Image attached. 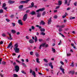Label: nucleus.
Returning a JSON list of instances; mask_svg holds the SVG:
<instances>
[{
    "label": "nucleus",
    "instance_id": "nucleus-41",
    "mask_svg": "<svg viewBox=\"0 0 77 77\" xmlns=\"http://www.w3.org/2000/svg\"><path fill=\"white\" fill-rule=\"evenodd\" d=\"M3 10L2 9L0 10V13H3Z\"/></svg>",
    "mask_w": 77,
    "mask_h": 77
},
{
    "label": "nucleus",
    "instance_id": "nucleus-58",
    "mask_svg": "<svg viewBox=\"0 0 77 77\" xmlns=\"http://www.w3.org/2000/svg\"><path fill=\"white\" fill-rule=\"evenodd\" d=\"M59 6H57V7L55 8V9H59Z\"/></svg>",
    "mask_w": 77,
    "mask_h": 77
},
{
    "label": "nucleus",
    "instance_id": "nucleus-44",
    "mask_svg": "<svg viewBox=\"0 0 77 77\" xmlns=\"http://www.w3.org/2000/svg\"><path fill=\"white\" fill-rule=\"evenodd\" d=\"M45 62H48V61H47V59H44Z\"/></svg>",
    "mask_w": 77,
    "mask_h": 77
},
{
    "label": "nucleus",
    "instance_id": "nucleus-32",
    "mask_svg": "<svg viewBox=\"0 0 77 77\" xmlns=\"http://www.w3.org/2000/svg\"><path fill=\"white\" fill-rule=\"evenodd\" d=\"M65 25H61L60 26V28L62 29V28H63V27H65Z\"/></svg>",
    "mask_w": 77,
    "mask_h": 77
},
{
    "label": "nucleus",
    "instance_id": "nucleus-59",
    "mask_svg": "<svg viewBox=\"0 0 77 77\" xmlns=\"http://www.w3.org/2000/svg\"><path fill=\"white\" fill-rule=\"evenodd\" d=\"M71 9V8H68L67 9V11H69V10Z\"/></svg>",
    "mask_w": 77,
    "mask_h": 77
},
{
    "label": "nucleus",
    "instance_id": "nucleus-25",
    "mask_svg": "<svg viewBox=\"0 0 77 77\" xmlns=\"http://www.w3.org/2000/svg\"><path fill=\"white\" fill-rule=\"evenodd\" d=\"M70 66H72V67H74V62L72 61V63L70 65Z\"/></svg>",
    "mask_w": 77,
    "mask_h": 77
},
{
    "label": "nucleus",
    "instance_id": "nucleus-27",
    "mask_svg": "<svg viewBox=\"0 0 77 77\" xmlns=\"http://www.w3.org/2000/svg\"><path fill=\"white\" fill-rule=\"evenodd\" d=\"M32 75H34V77H35V71L33 72L32 73Z\"/></svg>",
    "mask_w": 77,
    "mask_h": 77
},
{
    "label": "nucleus",
    "instance_id": "nucleus-13",
    "mask_svg": "<svg viewBox=\"0 0 77 77\" xmlns=\"http://www.w3.org/2000/svg\"><path fill=\"white\" fill-rule=\"evenodd\" d=\"M49 65L50 66H51V68H52V69H53V65H52V63H49Z\"/></svg>",
    "mask_w": 77,
    "mask_h": 77
},
{
    "label": "nucleus",
    "instance_id": "nucleus-52",
    "mask_svg": "<svg viewBox=\"0 0 77 77\" xmlns=\"http://www.w3.org/2000/svg\"><path fill=\"white\" fill-rule=\"evenodd\" d=\"M60 63H61V65H64V63H63V62H62V61H60Z\"/></svg>",
    "mask_w": 77,
    "mask_h": 77
},
{
    "label": "nucleus",
    "instance_id": "nucleus-6",
    "mask_svg": "<svg viewBox=\"0 0 77 77\" xmlns=\"http://www.w3.org/2000/svg\"><path fill=\"white\" fill-rule=\"evenodd\" d=\"M62 66H61V67H60V70H61L63 73V74H65V72H64V71H65V69H63V68H62Z\"/></svg>",
    "mask_w": 77,
    "mask_h": 77
},
{
    "label": "nucleus",
    "instance_id": "nucleus-10",
    "mask_svg": "<svg viewBox=\"0 0 77 77\" xmlns=\"http://www.w3.org/2000/svg\"><path fill=\"white\" fill-rule=\"evenodd\" d=\"M18 23L19 24H20V25H23V22H22V21L21 20H19L18 21Z\"/></svg>",
    "mask_w": 77,
    "mask_h": 77
},
{
    "label": "nucleus",
    "instance_id": "nucleus-7",
    "mask_svg": "<svg viewBox=\"0 0 77 77\" xmlns=\"http://www.w3.org/2000/svg\"><path fill=\"white\" fill-rule=\"evenodd\" d=\"M51 18H52V17H50L49 20H48V24H50L52 22L51 21Z\"/></svg>",
    "mask_w": 77,
    "mask_h": 77
},
{
    "label": "nucleus",
    "instance_id": "nucleus-63",
    "mask_svg": "<svg viewBox=\"0 0 77 77\" xmlns=\"http://www.w3.org/2000/svg\"><path fill=\"white\" fill-rule=\"evenodd\" d=\"M57 27H59V28H60V26H59V25H57Z\"/></svg>",
    "mask_w": 77,
    "mask_h": 77
},
{
    "label": "nucleus",
    "instance_id": "nucleus-39",
    "mask_svg": "<svg viewBox=\"0 0 77 77\" xmlns=\"http://www.w3.org/2000/svg\"><path fill=\"white\" fill-rule=\"evenodd\" d=\"M46 13H45V11H43L42 14V15H43V16H44V15H45V14Z\"/></svg>",
    "mask_w": 77,
    "mask_h": 77
},
{
    "label": "nucleus",
    "instance_id": "nucleus-14",
    "mask_svg": "<svg viewBox=\"0 0 77 77\" xmlns=\"http://www.w3.org/2000/svg\"><path fill=\"white\" fill-rule=\"evenodd\" d=\"M69 74H71L73 75L74 74V71H70L69 72Z\"/></svg>",
    "mask_w": 77,
    "mask_h": 77
},
{
    "label": "nucleus",
    "instance_id": "nucleus-30",
    "mask_svg": "<svg viewBox=\"0 0 77 77\" xmlns=\"http://www.w3.org/2000/svg\"><path fill=\"white\" fill-rule=\"evenodd\" d=\"M39 59L38 58H37L36 59V60L37 63H39Z\"/></svg>",
    "mask_w": 77,
    "mask_h": 77
},
{
    "label": "nucleus",
    "instance_id": "nucleus-55",
    "mask_svg": "<svg viewBox=\"0 0 77 77\" xmlns=\"http://www.w3.org/2000/svg\"><path fill=\"white\" fill-rule=\"evenodd\" d=\"M2 36H4V37L6 36V35H5V34H2Z\"/></svg>",
    "mask_w": 77,
    "mask_h": 77
},
{
    "label": "nucleus",
    "instance_id": "nucleus-21",
    "mask_svg": "<svg viewBox=\"0 0 77 77\" xmlns=\"http://www.w3.org/2000/svg\"><path fill=\"white\" fill-rule=\"evenodd\" d=\"M11 32L12 33H16V31L14 29H12L11 30Z\"/></svg>",
    "mask_w": 77,
    "mask_h": 77
},
{
    "label": "nucleus",
    "instance_id": "nucleus-31",
    "mask_svg": "<svg viewBox=\"0 0 77 77\" xmlns=\"http://www.w3.org/2000/svg\"><path fill=\"white\" fill-rule=\"evenodd\" d=\"M40 30L41 32H45V29L42 28L40 29Z\"/></svg>",
    "mask_w": 77,
    "mask_h": 77
},
{
    "label": "nucleus",
    "instance_id": "nucleus-23",
    "mask_svg": "<svg viewBox=\"0 0 77 77\" xmlns=\"http://www.w3.org/2000/svg\"><path fill=\"white\" fill-rule=\"evenodd\" d=\"M21 63L22 65H23V66H24V67H27V66L26 65V64H25L24 63L22 62Z\"/></svg>",
    "mask_w": 77,
    "mask_h": 77
},
{
    "label": "nucleus",
    "instance_id": "nucleus-57",
    "mask_svg": "<svg viewBox=\"0 0 77 77\" xmlns=\"http://www.w3.org/2000/svg\"><path fill=\"white\" fill-rule=\"evenodd\" d=\"M70 53H68V54H67V56H70Z\"/></svg>",
    "mask_w": 77,
    "mask_h": 77
},
{
    "label": "nucleus",
    "instance_id": "nucleus-54",
    "mask_svg": "<svg viewBox=\"0 0 77 77\" xmlns=\"http://www.w3.org/2000/svg\"><path fill=\"white\" fill-rule=\"evenodd\" d=\"M16 33H17V35H19L20 34V32H17Z\"/></svg>",
    "mask_w": 77,
    "mask_h": 77
},
{
    "label": "nucleus",
    "instance_id": "nucleus-62",
    "mask_svg": "<svg viewBox=\"0 0 77 77\" xmlns=\"http://www.w3.org/2000/svg\"><path fill=\"white\" fill-rule=\"evenodd\" d=\"M77 2H76L75 3H74V5L75 6H77Z\"/></svg>",
    "mask_w": 77,
    "mask_h": 77
},
{
    "label": "nucleus",
    "instance_id": "nucleus-60",
    "mask_svg": "<svg viewBox=\"0 0 77 77\" xmlns=\"http://www.w3.org/2000/svg\"><path fill=\"white\" fill-rule=\"evenodd\" d=\"M54 18H57V16H55L54 17Z\"/></svg>",
    "mask_w": 77,
    "mask_h": 77
},
{
    "label": "nucleus",
    "instance_id": "nucleus-4",
    "mask_svg": "<svg viewBox=\"0 0 77 77\" xmlns=\"http://www.w3.org/2000/svg\"><path fill=\"white\" fill-rule=\"evenodd\" d=\"M45 43H43L39 47V49L40 50H41V47H44V46H45Z\"/></svg>",
    "mask_w": 77,
    "mask_h": 77
},
{
    "label": "nucleus",
    "instance_id": "nucleus-2",
    "mask_svg": "<svg viewBox=\"0 0 77 77\" xmlns=\"http://www.w3.org/2000/svg\"><path fill=\"white\" fill-rule=\"evenodd\" d=\"M27 18V14H25L23 16V20L24 21H25Z\"/></svg>",
    "mask_w": 77,
    "mask_h": 77
},
{
    "label": "nucleus",
    "instance_id": "nucleus-9",
    "mask_svg": "<svg viewBox=\"0 0 77 77\" xmlns=\"http://www.w3.org/2000/svg\"><path fill=\"white\" fill-rule=\"evenodd\" d=\"M8 3L9 4H13V3H15V1L9 0L8 1Z\"/></svg>",
    "mask_w": 77,
    "mask_h": 77
},
{
    "label": "nucleus",
    "instance_id": "nucleus-33",
    "mask_svg": "<svg viewBox=\"0 0 77 77\" xmlns=\"http://www.w3.org/2000/svg\"><path fill=\"white\" fill-rule=\"evenodd\" d=\"M41 35H45V33L44 32H42L41 33Z\"/></svg>",
    "mask_w": 77,
    "mask_h": 77
},
{
    "label": "nucleus",
    "instance_id": "nucleus-51",
    "mask_svg": "<svg viewBox=\"0 0 77 77\" xmlns=\"http://www.w3.org/2000/svg\"><path fill=\"white\" fill-rule=\"evenodd\" d=\"M6 21H7L8 22H9V21H10V20H9L8 19H6Z\"/></svg>",
    "mask_w": 77,
    "mask_h": 77
},
{
    "label": "nucleus",
    "instance_id": "nucleus-40",
    "mask_svg": "<svg viewBox=\"0 0 77 77\" xmlns=\"http://www.w3.org/2000/svg\"><path fill=\"white\" fill-rule=\"evenodd\" d=\"M30 55H33V52L31 51L30 52Z\"/></svg>",
    "mask_w": 77,
    "mask_h": 77
},
{
    "label": "nucleus",
    "instance_id": "nucleus-64",
    "mask_svg": "<svg viewBox=\"0 0 77 77\" xmlns=\"http://www.w3.org/2000/svg\"><path fill=\"white\" fill-rule=\"evenodd\" d=\"M16 65V63H15V62H14V63H13V65Z\"/></svg>",
    "mask_w": 77,
    "mask_h": 77
},
{
    "label": "nucleus",
    "instance_id": "nucleus-26",
    "mask_svg": "<svg viewBox=\"0 0 77 77\" xmlns=\"http://www.w3.org/2000/svg\"><path fill=\"white\" fill-rule=\"evenodd\" d=\"M37 17L38 18L40 17H41V14L40 13H38Z\"/></svg>",
    "mask_w": 77,
    "mask_h": 77
},
{
    "label": "nucleus",
    "instance_id": "nucleus-28",
    "mask_svg": "<svg viewBox=\"0 0 77 77\" xmlns=\"http://www.w3.org/2000/svg\"><path fill=\"white\" fill-rule=\"evenodd\" d=\"M52 51H53V53H55V52H56V50H55V49L52 48Z\"/></svg>",
    "mask_w": 77,
    "mask_h": 77
},
{
    "label": "nucleus",
    "instance_id": "nucleus-34",
    "mask_svg": "<svg viewBox=\"0 0 77 77\" xmlns=\"http://www.w3.org/2000/svg\"><path fill=\"white\" fill-rule=\"evenodd\" d=\"M35 42H37L38 41V38L36 36H35Z\"/></svg>",
    "mask_w": 77,
    "mask_h": 77
},
{
    "label": "nucleus",
    "instance_id": "nucleus-3",
    "mask_svg": "<svg viewBox=\"0 0 77 77\" xmlns=\"http://www.w3.org/2000/svg\"><path fill=\"white\" fill-rule=\"evenodd\" d=\"M15 69L14 70L15 71H16L17 72H18L19 71V66H16L15 67Z\"/></svg>",
    "mask_w": 77,
    "mask_h": 77
},
{
    "label": "nucleus",
    "instance_id": "nucleus-20",
    "mask_svg": "<svg viewBox=\"0 0 77 77\" xmlns=\"http://www.w3.org/2000/svg\"><path fill=\"white\" fill-rule=\"evenodd\" d=\"M66 14H65L64 15H63L62 16V18H65L66 17V15H67V13H65Z\"/></svg>",
    "mask_w": 77,
    "mask_h": 77
},
{
    "label": "nucleus",
    "instance_id": "nucleus-56",
    "mask_svg": "<svg viewBox=\"0 0 77 77\" xmlns=\"http://www.w3.org/2000/svg\"><path fill=\"white\" fill-rule=\"evenodd\" d=\"M8 39H9V40H11V39H12V38H11V37L10 38H8Z\"/></svg>",
    "mask_w": 77,
    "mask_h": 77
},
{
    "label": "nucleus",
    "instance_id": "nucleus-43",
    "mask_svg": "<svg viewBox=\"0 0 77 77\" xmlns=\"http://www.w3.org/2000/svg\"><path fill=\"white\" fill-rule=\"evenodd\" d=\"M31 29L32 30H35V27L33 26H32Z\"/></svg>",
    "mask_w": 77,
    "mask_h": 77
},
{
    "label": "nucleus",
    "instance_id": "nucleus-61",
    "mask_svg": "<svg viewBox=\"0 0 77 77\" xmlns=\"http://www.w3.org/2000/svg\"><path fill=\"white\" fill-rule=\"evenodd\" d=\"M14 17V15L11 14L10 16V17H11V18H12V17Z\"/></svg>",
    "mask_w": 77,
    "mask_h": 77
},
{
    "label": "nucleus",
    "instance_id": "nucleus-53",
    "mask_svg": "<svg viewBox=\"0 0 77 77\" xmlns=\"http://www.w3.org/2000/svg\"><path fill=\"white\" fill-rule=\"evenodd\" d=\"M4 9H5V10H6V9H7V8H8L7 7H5V8H3Z\"/></svg>",
    "mask_w": 77,
    "mask_h": 77
},
{
    "label": "nucleus",
    "instance_id": "nucleus-1",
    "mask_svg": "<svg viewBox=\"0 0 77 77\" xmlns=\"http://www.w3.org/2000/svg\"><path fill=\"white\" fill-rule=\"evenodd\" d=\"M14 50L15 51V53H18L20 52V49L18 48V43L15 44L14 48Z\"/></svg>",
    "mask_w": 77,
    "mask_h": 77
},
{
    "label": "nucleus",
    "instance_id": "nucleus-29",
    "mask_svg": "<svg viewBox=\"0 0 77 77\" xmlns=\"http://www.w3.org/2000/svg\"><path fill=\"white\" fill-rule=\"evenodd\" d=\"M68 0H64V3L65 5H66L67 3H68Z\"/></svg>",
    "mask_w": 77,
    "mask_h": 77
},
{
    "label": "nucleus",
    "instance_id": "nucleus-16",
    "mask_svg": "<svg viewBox=\"0 0 77 77\" xmlns=\"http://www.w3.org/2000/svg\"><path fill=\"white\" fill-rule=\"evenodd\" d=\"M30 14H31V15H35V12L32 11L30 13Z\"/></svg>",
    "mask_w": 77,
    "mask_h": 77
},
{
    "label": "nucleus",
    "instance_id": "nucleus-22",
    "mask_svg": "<svg viewBox=\"0 0 77 77\" xmlns=\"http://www.w3.org/2000/svg\"><path fill=\"white\" fill-rule=\"evenodd\" d=\"M23 7V5H21L20 6H19V8L20 9H22Z\"/></svg>",
    "mask_w": 77,
    "mask_h": 77
},
{
    "label": "nucleus",
    "instance_id": "nucleus-24",
    "mask_svg": "<svg viewBox=\"0 0 77 77\" xmlns=\"http://www.w3.org/2000/svg\"><path fill=\"white\" fill-rule=\"evenodd\" d=\"M6 6V4L5 3H4L2 6V8H5V7Z\"/></svg>",
    "mask_w": 77,
    "mask_h": 77
},
{
    "label": "nucleus",
    "instance_id": "nucleus-38",
    "mask_svg": "<svg viewBox=\"0 0 77 77\" xmlns=\"http://www.w3.org/2000/svg\"><path fill=\"white\" fill-rule=\"evenodd\" d=\"M21 72H22V73H23V74H26L25 72L23 70L21 71Z\"/></svg>",
    "mask_w": 77,
    "mask_h": 77
},
{
    "label": "nucleus",
    "instance_id": "nucleus-11",
    "mask_svg": "<svg viewBox=\"0 0 77 77\" xmlns=\"http://www.w3.org/2000/svg\"><path fill=\"white\" fill-rule=\"evenodd\" d=\"M12 45V43L11 42L8 45V46L7 47V48H11V46Z\"/></svg>",
    "mask_w": 77,
    "mask_h": 77
},
{
    "label": "nucleus",
    "instance_id": "nucleus-47",
    "mask_svg": "<svg viewBox=\"0 0 77 77\" xmlns=\"http://www.w3.org/2000/svg\"><path fill=\"white\" fill-rule=\"evenodd\" d=\"M75 17H70V20H71V19H75Z\"/></svg>",
    "mask_w": 77,
    "mask_h": 77
},
{
    "label": "nucleus",
    "instance_id": "nucleus-42",
    "mask_svg": "<svg viewBox=\"0 0 77 77\" xmlns=\"http://www.w3.org/2000/svg\"><path fill=\"white\" fill-rule=\"evenodd\" d=\"M43 41V40L42 39H38V41L39 42H41Z\"/></svg>",
    "mask_w": 77,
    "mask_h": 77
},
{
    "label": "nucleus",
    "instance_id": "nucleus-37",
    "mask_svg": "<svg viewBox=\"0 0 77 77\" xmlns=\"http://www.w3.org/2000/svg\"><path fill=\"white\" fill-rule=\"evenodd\" d=\"M11 24L12 25H13V27H14V26H15V23H12Z\"/></svg>",
    "mask_w": 77,
    "mask_h": 77
},
{
    "label": "nucleus",
    "instance_id": "nucleus-50",
    "mask_svg": "<svg viewBox=\"0 0 77 77\" xmlns=\"http://www.w3.org/2000/svg\"><path fill=\"white\" fill-rule=\"evenodd\" d=\"M29 11H30L29 10H26V13L27 14V13H29Z\"/></svg>",
    "mask_w": 77,
    "mask_h": 77
},
{
    "label": "nucleus",
    "instance_id": "nucleus-5",
    "mask_svg": "<svg viewBox=\"0 0 77 77\" xmlns=\"http://www.w3.org/2000/svg\"><path fill=\"white\" fill-rule=\"evenodd\" d=\"M45 8H42L39 9L36 11L37 12H39V11H44V10H45Z\"/></svg>",
    "mask_w": 77,
    "mask_h": 77
},
{
    "label": "nucleus",
    "instance_id": "nucleus-46",
    "mask_svg": "<svg viewBox=\"0 0 77 77\" xmlns=\"http://www.w3.org/2000/svg\"><path fill=\"white\" fill-rule=\"evenodd\" d=\"M16 61L17 62H18V63H21V62H20V61H18V60H16Z\"/></svg>",
    "mask_w": 77,
    "mask_h": 77
},
{
    "label": "nucleus",
    "instance_id": "nucleus-36",
    "mask_svg": "<svg viewBox=\"0 0 77 77\" xmlns=\"http://www.w3.org/2000/svg\"><path fill=\"white\" fill-rule=\"evenodd\" d=\"M13 75H14V77H18V75H17L16 74H13Z\"/></svg>",
    "mask_w": 77,
    "mask_h": 77
},
{
    "label": "nucleus",
    "instance_id": "nucleus-49",
    "mask_svg": "<svg viewBox=\"0 0 77 77\" xmlns=\"http://www.w3.org/2000/svg\"><path fill=\"white\" fill-rule=\"evenodd\" d=\"M0 75L2 77H3V76L5 75V74H3V75L2 74H0Z\"/></svg>",
    "mask_w": 77,
    "mask_h": 77
},
{
    "label": "nucleus",
    "instance_id": "nucleus-18",
    "mask_svg": "<svg viewBox=\"0 0 77 77\" xmlns=\"http://www.w3.org/2000/svg\"><path fill=\"white\" fill-rule=\"evenodd\" d=\"M62 2L60 1H58V4H57V5H58L59 6H60L61 5H62Z\"/></svg>",
    "mask_w": 77,
    "mask_h": 77
},
{
    "label": "nucleus",
    "instance_id": "nucleus-45",
    "mask_svg": "<svg viewBox=\"0 0 77 77\" xmlns=\"http://www.w3.org/2000/svg\"><path fill=\"white\" fill-rule=\"evenodd\" d=\"M61 43H62V41L60 40V43L58 44V45H60Z\"/></svg>",
    "mask_w": 77,
    "mask_h": 77
},
{
    "label": "nucleus",
    "instance_id": "nucleus-8",
    "mask_svg": "<svg viewBox=\"0 0 77 77\" xmlns=\"http://www.w3.org/2000/svg\"><path fill=\"white\" fill-rule=\"evenodd\" d=\"M28 3V2L27 1H22L20 2V3H21V4H23V3Z\"/></svg>",
    "mask_w": 77,
    "mask_h": 77
},
{
    "label": "nucleus",
    "instance_id": "nucleus-17",
    "mask_svg": "<svg viewBox=\"0 0 77 77\" xmlns=\"http://www.w3.org/2000/svg\"><path fill=\"white\" fill-rule=\"evenodd\" d=\"M35 56L37 57H38L39 56V54L37 53V52H35Z\"/></svg>",
    "mask_w": 77,
    "mask_h": 77
},
{
    "label": "nucleus",
    "instance_id": "nucleus-19",
    "mask_svg": "<svg viewBox=\"0 0 77 77\" xmlns=\"http://www.w3.org/2000/svg\"><path fill=\"white\" fill-rule=\"evenodd\" d=\"M31 6H29L27 8H33L34 6V3L33 2H32L31 3Z\"/></svg>",
    "mask_w": 77,
    "mask_h": 77
},
{
    "label": "nucleus",
    "instance_id": "nucleus-35",
    "mask_svg": "<svg viewBox=\"0 0 77 77\" xmlns=\"http://www.w3.org/2000/svg\"><path fill=\"white\" fill-rule=\"evenodd\" d=\"M6 63V62L3 61L2 63L1 64H2V65H5Z\"/></svg>",
    "mask_w": 77,
    "mask_h": 77
},
{
    "label": "nucleus",
    "instance_id": "nucleus-15",
    "mask_svg": "<svg viewBox=\"0 0 77 77\" xmlns=\"http://www.w3.org/2000/svg\"><path fill=\"white\" fill-rule=\"evenodd\" d=\"M40 24V25L42 24V25H44V24H45V23H44V21L41 20Z\"/></svg>",
    "mask_w": 77,
    "mask_h": 77
},
{
    "label": "nucleus",
    "instance_id": "nucleus-12",
    "mask_svg": "<svg viewBox=\"0 0 77 77\" xmlns=\"http://www.w3.org/2000/svg\"><path fill=\"white\" fill-rule=\"evenodd\" d=\"M29 42L30 44H33L34 41L33 39H30L29 40Z\"/></svg>",
    "mask_w": 77,
    "mask_h": 77
},
{
    "label": "nucleus",
    "instance_id": "nucleus-48",
    "mask_svg": "<svg viewBox=\"0 0 77 77\" xmlns=\"http://www.w3.org/2000/svg\"><path fill=\"white\" fill-rule=\"evenodd\" d=\"M59 32H62V29H61V28H60L59 29Z\"/></svg>",
    "mask_w": 77,
    "mask_h": 77
}]
</instances>
